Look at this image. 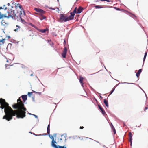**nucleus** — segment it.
Returning a JSON list of instances; mask_svg holds the SVG:
<instances>
[{"label": "nucleus", "instance_id": "24", "mask_svg": "<svg viewBox=\"0 0 148 148\" xmlns=\"http://www.w3.org/2000/svg\"><path fill=\"white\" fill-rule=\"evenodd\" d=\"M117 86V85H116L112 89V90L111 91V92H110V95L113 92H114V90L115 89V87Z\"/></svg>", "mask_w": 148, "mask_h": 148}, {"label": "nucleus", "instance_id": "3", "mask_svg": "<svg viewBox=\"0 0 148 148\" xmlns=\"http://www.w3.org/2000/svg\"><path fill=\"white\" fill-rule=\"evenodd\" d=\"M34 10L38 13H35L36 14L39 15V18L41 20H42L43 19H46L47 17L45 16L46 14V12L44 11L42 9L35 8Z\"/></svg>", "mask_w": 148, "mask_h": 148}, {"label": "nucleus", "instance_id": "35", "mask_svg": "<svg viewBox=\"0 0 148 148\" xmlns=\"http://www.w3.org/2000/svg\"><path fill=\"white\" fill-rule=\"evenodd\" d=\"M47 41L49 43L50 42H51V40H48Z\"/></svg>", "mask_w": 148, "mask_h": 148}, {"label": "nucleus", "instance_id": "11", "mask_svg": "<svg viewBox=\"0 0 148 148\" xmlns=\"http://www.w3.org/2000/svg\"><path fill=\"white\" fill-rule=\"evenodd\" d=\"M83 8L82 7H79L77 9V13L79 14L81 13L82 11Z\"/></svg>", "mask_w": 148, "mask_h": 148}, {"label": "nucleus", "instance_id": "9", "mask_svg": "<svg viewBox=\"0 0 148 148\" xmlns=\"http://www.w3.org/2000/svg\"><path fill=\"white\" fill-rule=\"evenodd\" d=\"M129 137L130 138L129 139V141L130 143V145H131L132 144V134L131 132H129Z\"/></svg>", "mask_w": 148, "mask_h": 148}, {"label": "nucleus", "instance_id": "8", "mask_svg": "<svg viewBox=\"0 0 148 148\" xmlns=\"http://www.w3.org/2000/svg\"><path fill=\"white\" fill-rule=\"evenodd\" d=\"M77 7H76L74 10H73V12H71L70 13L71 15L70 16H72L71 17V18H73V19H74V16L75 15V13H77Z\"/></svg>", "mask_w": 148, "mask_h": 148}, {"label": "nucleus", "instance_id": "6", "mask_svg": "<svg viewBox=\"0 0 148 148\" xmlns=\"http://www.w3.org/2000/svg\"><path fill=\"white\" fill-rule=\"evenodd\" d=\"M53 141V143H52V141H51V145L54 148H66V147L64 146L57 145L56 144H57V142L54 139Z\"/></svg>", "mask_w": 148, "mask_h": 148}, {"label": "nucleus", "instance_id": "40", "mask_svg": "<svg viewBox=\"0 0 148 148\" xmlns=\"http://www.w3.org/2000/svg\"><path fill=\"white\" fill-rule=\"evenodd\" d=\"M6 62H8V60L7 59V60H6Z\"/></svg>", "mask_w": 148, "mask_h": 148}, {"label": "nucleus", "instance_id": "43", "mask_svg": "<svg viewBox=\"0 0 148 148\" xmlns=\"http://www.w3.org/2000/svg\"><path fill=\"white\" fill-rule=\"evenodd\" d=\"M7 9V8L6 7L5 8V10Z\"/></svg>", "mask_w": 148, "mask_h": 148}, {"label": "nucleus", "instance_id": "12", "mask_svg": "<svg viewBox=\"0 0 148 148\" xmlns=\"http://www.w3.org/2000/svg\"><path fill=\"white\" fill-rule=\"evenodd\" d=\"M23 100L25 102L27 99V95H24L22 96Z\"/></svg>", "mask_w": 148, "mask_h": 148}, {"label": "nucleus", "instance_id": "45", "mask_svg": "<svg viewBox=\"0 0 148 148\" xmlns=\"http://www.w3.org/2000/svg\"><path fill=\"white\" fill-rule=\"evenodd\" d=\"M29 114H30V115H31V113H29Z\"/></svg>", "mask_w": 148, "mask_h": 148}, {"label": "nucleus", "instance_id": "13", "mask_svg": "<svg viewBox=\"0 0 148 148\" xmlns=\"http://www.w3.org/2000/svg\"><path fill=\"white\" fill-rule=\"evenodd\" d=\"M24 16V15H21V16H19V17L21 19V22L24 24H25L26 23V21H25V20H24V19H22V16Z\"/></svg>", "mask_w": 148, "mask_h": 148}, {"label": "nucleus", "instance_id": "33", "mask_svg": "<svg viewBox=\"0 0 148 148\" xmlns=\"http://www.w3.org/2000/svg\"><path fill=\"white\" fill-rule=\"evenodd\" d=\"M34 92H36L35 91H34ZM36 93H38L39 95H40L41 94V92H36Z\"/></svg>", "mask_w": 148, "mask_h": 148}, {"label": "nucleus", "instance_id": "1", "mask_svg": "<svg viewBox=\"0 0 148 148\" xmlns=\"http://www.w3.org/2000/svg\"><path fill=\"white\" fill-rule=\"evenodd\" d=\"M17 103L12 106L14 109H17L13 110L11 107L9 106V104L6 102L5 99L0 98V108L4 109L5 115L3 116V119H6L10 121L12 119L13 116H16L18 118H23L26 116L25 111L27 110L25 107L22 101L20 99L17 100Z\"/></svg>", "mask_w": 148, "mask_h": 148}, {"label": "nucleus", "instance_id": "23", "mask_svg": "<svg viewBox=\"0 0 148 148\" xmlns=\"http://www.w3.org/2000/svg\"><path fill=\"white\" fill-rule=\"evenodd\" d=\"M16 27H18V28H16L14 30V31L16 32L18 31V30L20 28V27L18 25H16Z\"/></svg>", "mask_w": 148, "mask_h": 148}, {"label": "nucleus", "instance_id": "16", "mask_svg": "<svg viewBox=\"0 0 148 148\" xmlns=\"http://www.w3.org/2000/svg\"><path fill=\"white\" fill-rule=\"evenodd\" d=\"M5 67L6 69H13L12 66V65H5Z\"/></svg>", "mask_w": 148, "mask_h": 148}, {"label": "nucleus", "instance_id": "17", "mask_svg": "<svg viewBox=\"0 0 148 148\" xmlns=\"http://www.w3.org/2000/svg\"><path fill=\"white\" fill-rule=\"evenodd\" d=\"M50 124H49L47 126V133L48 135H49V134H50Z\"/></svg>", "mask_w": 148, "mask_h": 148}, {"label": "nucleus", "instance_id": "26", "mask_svg": "<svg viewBox=\"0 0 148 148\" xmlns=\"http://www.w3.org/2000/svg\"><path fill=\"white\" fill-rule=\"evenodd\" d=\"M33 92H29L28 93V95L29 97H31V96L32 95Z\"/></svg>", "mask_w": 148, "mask_h": 148}, {"label": "nucleus", "instance_id": "15", "mask_svg": "<svg viewBox=\"0 0 148 148\" xmlns=\"http://www.w3.org/2000/svg\"><path fill=\"white\" fill-rule=\"evenodd\" d=\"M79 82L81 83L82 85L83 86V78L82 77H80L79 78Z\"/></svg>", "mask_w": 148, "mask_h": 148}, {"label": "nucleus", "instance_id": "42", "mask_svg": "<svg viewBox=\"0 0 148 148\" xmlns=\"http://www.w3.org/2000/svg\"><path fill=\"white\" fill-rule=\"evenodd\" d=\"M50 45H51L52 46V45H53V43H52V44H50Z\"/></svg>", "mask_w": 148, "mask_h": 148}, {"label": "nucleus", "instance_id": "20", "mask_svg": "<svg viewBox=\"0 0 148 148\" xmlns=\"http://www.w3.org/2000/svg\"><path fill=\"white\" fill-rule=\"evenodd\" d=\"M38 30L42 33H45L46 31H47V29H38Z\"/></svg>", "mask_w": 148, "mask_h": 148}, {"label": "nucleus", "instance_id": "32", "mask_svg": "<svg viewBox=\"0 0 148 148\" xmlns=\"http://www.w3.org/2000/svg\"><path fill=\"white\" fill-rule=\"evenodd\" d=\"M84 128V127L83 126H81V127H80V128L81 129H83Z\"/></svg>", "mask_w": 148, "mask_h": 148}, {"label": "nucleus", "instance_id": "2", "mask_svg": "<svg viewBox=\"0 0 148 148\" xmlns=\"http://www.w3.org/2000/svg\"><path fill=\"white\" fill-rule=\"evenodd\" d=\"M20 16L19 14L18 13V12L16 10H12V9H10L7 11V13L5 14V17H12V18L16 17L18 18Z\"/></svg>", "mask_w": 148, "mask_h": 148}, {"label": "nucleus", "instance_id": "41", "mask_svg": "<svg viewBox=\"0 0 148 148\" xmlns=\"http://www.w3.org/2000/svg\"><path fill=\"white\" fill-rule=\"evenodd\" d=\"M3 9L2 7H0V9Z\"/></svg>", "mask_w": 148, "mask_h": 148}, {"label": "nucleus", "instance_id": "34", "mask_svg": "<svg viewBox=\"0 0 148 148\" xmlns=\"http://www.w3.org/2000/svg\"><path fill=\"white\" fill-rule=\"evenodd\" d=\"M2 17V16L1 15V13H0V19Z\"/></svg>", "mask_w": 148, "mask_h": 148}, {"label": "nucleus", "instance_id": "19", "mask_svg": "<svg viewBox=\"0 0 148 148\" xmlns=\"http://www.w3.org/2000/svg\"><path fill=\"white\" fill-rule=\"evenodd\" d=\"M104 102L106 106L107 107H108V101L106 99H105L104 100Z\"/></svg>", "mask_w": 148, "mask_h": 148}, {"label": "nucleus", "instance_id": "22", "mask_svg": "<svg viewBox=\"0 0 148 148\" xmlns=\"http://www.w3.org/2000/svg\"><path fill=\"white\" fill-rule=\"evenodd\" d=\"M95 7L96 8H102L103 7L102 6H100V5H96L95 6Z\"/></svg>", "mask_w": 148, "mask_h": 148}, {"label": "nucleus", "instance_id": "30", "mask_svg": "<svg viewBox=\"0 0 148 148\" xmlns=\"http://www.w3.org/2000/svg\"><path fill=\"white\" fill-rule=\"evenodd\" d=\"M148 108V107H146L145 108L144 110L145 111Z\"/></svg>", "mask_w": 148, "mask_h": 148}, {"label": "nucleus", "instance_id": "27", "mask_svg": "<svg viewBox=\"0 0 148 148\" xmlns=\"http://www.w3.org/2000/svg\"><path fill=\"white\" fill-rule=\"evenodd\" d=\"M35 135H36V136H42V135L46 136V135H47V134H39V135H36V134H35Z\"/></svg>", "mask_w": 148, "mask_h": 148}, {"label": "nucleus", "instance_id": "7", "mask_svg": "<svg viewBox=\"0 0 148 148\" xmlns=\"http://www.w3.org/2000/svg\"><path fill=\"white\" fill-rule=\"evenodd\" d=\"M67 52V49L66 47H65L63 49V52L62 53V55L63 58H65Z\"/></svg>", "mask_w": 148, "mask_h": 148}, {"label": "nucleus", "instance_id": "4", "mask_svg": "<svg viewBox=\"0 0 148 148\" xmlns=\"http://www.w3.org/2000/svg\"><path fill=\"white\" fill-rule=\"evenodd\" d=\"M71 17L70 16L69 17H67L66 14H61L60 15V18L58 21L60 22H65L71 20H73V18H71Z\"/></svg>", "mask_w": 148, "mask_h": 148}, {"label": "nucleus", "instance_id": "5", "mask_svg": "<svg viewBox=\"0 0 148 148\" xmlns=\"http://www.w3.org/2000/svg\"><path fill=\"white\" fill-rule=\"evenodd\" d=\"M16 10H17L18 13L19 14L20 16L21 15H25V13L23 8L22 6L19 4H18L15 7Z\"/></svg>", "mask_w": 148, "mask_h": 148}, {"label": "nucleus", "instance_id": "18", "mask_svg": "<svg viewBox=\"0 0 148 148\" xmlns=\"http://www.w3.org/2000/svg\"><path fill=\"white\" fill-rule=\"evenodd\" d=\"M28 24L29 25H30L32 26V27H34L37 30H38V28L36 27L34 25L32 24V23H29Z\"/></svg>", "mask_w": 148, "mask_h": 148}, {"label": "nucleus", "instance_id": "28", "mask_svg": "<svg viewBox=\"0 0 148 148\" xmlns=\"http://www.w3.org/2000/svg\"><path fill=\"white\" fill-rule=\"evenodd\" d=\"M113 131V132L114 134H115L116 133V131L114 128H113V129L112 130Z\"/></svg>", "mask_w": 148, "mask_h": 148}, {"label": "nucleus", "instance_id": "14", "mask_svg": "<svg viewBox=\"0 0 148 148\" xmlns=\"http://www.w3.org/2000/svg\"><path fill=\"white\" fill-rule=\"evenodd\" d=\"M142 70L141 69H140L136 73V76L138 77H139L140 74L142 72Z\"/></svg>", "mask_w": 148, "mask_h": 148}, {"label": "nucleus", "instance_id": "21", "mask_svg": "<svg viewBox=\"0 0 148 148\" xmlns=\"http://www.w3.org/2000/svg\"><path fill=\"white\" fill-rule=\"evenodd\" d=\"M49 136V137L51 139H52V143H53V140L54 139V137H53V136L51 135L50 134H49V135H48Z\"/></svg>", "mask_w": 148, "mask_h": 148}, {"label": "nucleus", "instance_id": "37", "mask_svg": "<svg viewBox=\"0 0 148 148\" xmlns=\"http://www.w3.org/2000/svg\"><path fill=\"white\" fill-rule=\"evenodd\" d=\"M32 99H33V101H35V100H34V97H33L32 98Z\"/></svg>", "mask_w": 148, "mask_h": 148}, {"label": "nucleus", "instance_id": "10", "mask_svg": "<svg viewBox=\"0 0 148 148\" xmlns=\"http://www.w3.org/2000/svg\"><path fill=\"white\" fill-rule=\"evenodd\" d=\"M98 107L99 108V109L101 111V112L103 114V115H104L106 114V112L101 107V106L100 105H98Z\"/></svg>", "mask_w": 148, "mask_h": 148}, {"label": "nucleus", "instance_id": "38", "mask_svg": "<svg viewBox=\"0 0 148 148\" xmlns=\"http://www.w3.org/2000/svg\"><path fill=\"white\" fill-rule=\"evenodd\" d=\"M33 115L34 116L36 117H37V116L35 115Z\"/></svg>", "mask_w": 148, "mask_h": 148}, {"label": "nucleus", "instance_id": "25", "mask_svg": "<svg viewBox=\"0 0 148 148\" xmlns=\"http://www.w3.org/2000/svg\"><path fill=\"white\" fill-rule=\"evenodd\" d=\"M147 52H146L145 53V55H144V58H143V61H144L145 59V58H146V56H147Z\"/></svg>", "mask_w": 148, "mask_h": 148}, {"label": "nucleus", "instance_id": "31", "mask_svg": "<svg viewBox=\"0 0 148 148\" xmlns=\"http://www.w3.org/2000/svg\"><path fill=\"white\" fill-rule=\"evenodd\" d=\"M111 128L112 129V130H113V128H114V127L113 126V125L111 123Z\"/></svg>", "mask_w": 148, "mask_h": 148}, {"label": "nucleus", "instance_id": "44", "mask_svg": "<svg viewBox=\"0 0 148 148\" xmlns=\"http://www.w3.org/2000/svg\"><path fill=\"white\" fill-rule=\"evenodd\" d=\"M33 75V74H32L31 75V76H32Z\"/></svg>", "mask_w": 148, "mask_h": 148}, {"label": "nucleus", "instance_id": "29", "mask_svg": "<svg viewBox=\"0 0 148 148\" xmlns=\"http://www.w3.org/2000/svg\"><path fill=\"white\" fill-rule=\"evenodd\" d=\"M5 40V39H1L0 40V42H2H2H3V41H4V40Z\"/></svg>", "mask_w": 148, "mask_h": 148}, {"label": "nucleus", "instance_id": "36", "mask_svg": "<svg viewBox=\"0 0 148 148\" xmlns=\"http://www.w3.org/2000/svg\"><path fill=\"white\" fill-rule=\"evenodd\" d=\"M61 140H62V138H60V140H58V142L60 141Z\"/></svg>", "mask_w": 148, "mask_h": 148}, {"label": "nucleus", "instance_id": "39", "mask_svg": "<svg viewBox=\"0 0 148 148\" xmlns=\"http://www.w3.org/2000/svg\"><path fill=\"white\" fill-rule=\"evenodd\" d=\"M56 135V134H54L53 135V136H55Z\"/></svg>", "mask_w": 148, "mask_h": 148}]
</instances>
